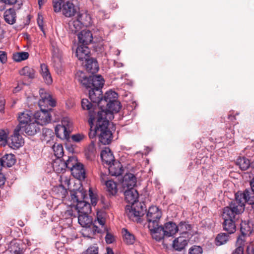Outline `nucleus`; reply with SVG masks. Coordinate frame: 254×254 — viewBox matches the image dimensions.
<instances>
[{
    "instance_id": "obj_37",
    "label": "nucleus",
    "mask_w": 254,
    "mask_h": 254,
    "mask_svg": "<svg viewBox=\"0 0 254 254\" xmlns=\"http://www.w3.org/2000/svg\"><path fill=\"white\" fill-rule=\"evenodd\" d=\"M124 241L127 245L134 244L135 239L134 236L130 233L127 229L123 228L122 231Z\"/></svg>"
},
{
    "instance_id": "obj_31",
    "label": "nucleus",
    "mask_w": 254,
    "mask_h": 254,
    "mask_svg": "<svg viewBox=\"0 0 254 254\" xmlns=\"http://www.w3.org/2000/svg\"><path fill=\"white\" fill-rule=\"evenodd\" d=\"M78 20H79L83 26L87 27L92 23V19L90 15L86 12H81L77 15Z\"/></svg>"
},
{
    "instance_id": "obj_47",
    "label": "nucleus",
    "mask_w": 254,
    "mask_h": 254,
    "mask_svg": "<svg viewBox=\"0 0 254 254\" xmlns=\"http://www.w3.org/2000/svg\"><path fill=\"white\" fill-rule=\"evenodd\" d=\"M65 168H68L71 170L78 163L76 158L73 156L68 157L66 160L63 159Z\"/></svg>"
},
{
    "instance_id": "obj_45",
    "label": "nucleus",
    "mask_w": 254,
    "mask_h": 254,
    "mask_svg": "<svg viewBox=\"0 0 254 254\" xmlns=\"http://www.w3.org/2000/svg\"><path fill=\"white\" fill-rule=\"evenodd\" d=\"M229 235L225 233L219 234L215 238V244L221 246L226 244L229 240Z\"/></svg>"
},
{
    "instance_id": "obj_44",
    "label": "nucleus",
    "mask_w": 254,
    "mask_h": 254,
    "mask_svg": "<svg viewBox=\"0 0 254 254\" xmlns=\"http://www.w3.org/2000/svg\"><path fill=\"white\" fill-rule=\"evenodd\" d=\"M42 136L43 141L49 142L54 138V133L52 129L45 128L43 129Z\"/></svg>"
},
{
    "instance_id": "obj_64",
    "label": "nucleus",
    "mask_w": 254,
    "mask_h": 254,
    "mask_svg": "<svg viewBox=\"0 0 254 254\" xmlns=\"http://www.w3.org/2000/svg\"><path fill=\"white\" fill-rule=\"evenodd\" d=\"M247 254H254V248L253 246L251 244L247 246Z\"/></svg>"
},
{
    "instance_id": "obj_62",
    "label": "nucleus",
    "mask_w": 254,
    "mask_h": 254,
    "mask_svg": "<svg viewBox=\"0 0 254 254\" xmlns=\"http://www.w3.org/2000/svg\"><path fill=\"white\" fill-rule=\"evenodd\" d=\"M105 240L107 244H112L115 241V238L111 234L107 232L105 237Z\"/></svg>"
},
{
    "instance_id": "obj_63",
    "label": "nucleus",
    "mask_w": 254,
    "mask_h": 254,
    "mask_svg": "<svg viewBox=\"0 0 254 254\" xmlns=\"http://www.w3.org/2000/svg\"><path fill=\"white\" fill-rule=\"evenodd\" d=\"M105 223V219L102 217H100L98 215L97 219L95 221V224H97V223L101 225L102 227H103L104 226Z\"/></svg>"
},
{
    "instance_id": "obj_53",
    "label": "nucleus",
    "mask_w": 254,
    "mask_h": 254,
    "mask_svg": "<svg viewBox=\"0 0 254 254\" xmlns=\"http://www.w3.org/2000/svg\"><path fill=\"white\" fill-rule=\"evenodd\" d=\"M250 236H245V235L240 234L237 238L236 241V246L238 247H241L244 248L245 244L248 240Z\"/></svg>"
},
{
    "instance_id": "obj_54",
    "label": "nucleus",
    "mask_w": 254,
    "mask_h": 254,
    "mask_svg": "<svg viewBox=\"0 0 254 254\" xmlns=\"http://www.w3.org/2000/svg\"><path fill=\"white\" fill-rule=\"evenodd\" d=\"M65 2L63 0H53V6L55 12H59L62 11L63 5Z\"/></svg>"
},
{
    "instance_id": "obj_6",
    "label": "nucleus",
    "mask_w": 254,
    "mask_h": 254,
    "mask_svg": "<svg viewBox=\"0 0 254 254\" xmlns=\"http://www.w3.org/2000/svg\"><path fill=\"white\" fill-rule=\"evenodd\" d=\"M244 207L240 206L236 200L232 202L229 206L224 208L222 214L223 219H236V216L242 213Z\"/></svg>"
},
{
    "instance_id": "obj_15",
    "label": "nucleus",
    "mask_w": 254,
    "mask_h": 254,
    "mask_svg": "<svg viewBox=\"0 0 254 254\" xmlns=\"http://www.w3.org/2000/svg\"><path fill=\"white\" fill-rule=\"evenodd\" d=\"M100 156L103 163L107 165H109L116 161L112 152L109 147H105L102 150Z\"/></svg>"
},
{
    "instance_id": "obj_22",
    "label": "nucleus",
    "mask_w": 254,
    "mask_h": 254,
    "mask_svg": "<svg viewBox=\"0 0 254 254\" xmlns=\"http://www.w3.org/2000/svg\"><path fill=\"white\" fill-rule=\"evenodd\" d=\"M108 166V171L112 176H119L123 173V166L121 163L115 161Z\"/></svg>"
},
{
    "instance_id": "obj_1",
    "label": "nucleus",
    "mask_w": 254,
    "mask_h": 254,
    "mask_svg": "<svg viewBox=\"0 0 254 254\" xmlns=\"http://www.w3.org/2000/svg\"><path fill=\"white\" fill-rule=\"evenodd\" d=\"M123 190L124 191L126 200L132 205L131 206H127L126 211L127 215L132 221L137 222H140V217L144 214L145 210L140 203L134 204V203L138 201V193L137 191L134 188Z\"/></svg>"
},
{
    "instance_id": "obj_36",
    "label": "nucleus",
    "mask_w": 254,
    "mask_h": 254,
    "mask_svg": "<svg viewBox=\"0 0 254 254\" xmlns=\"http://www.w3.org/2000/svg\"><path fill=\"white\" fill-rule=\"evenodd\" d=\"M223 228L229 234H232L236 231V225L235 220L233 219H224Z\"/></svg>"
},
{
    "instance_id": "obj_51",
    "label": "nucleus",
    "mask_w": 254,
    "mask_h": 254,
    "mask_svg": "<svg viewBox=\"0 0 254 254\" xmlns=\"http://www.w3.org/2000/svg\"><path fill=\"white\" fill-rule=\"evenodd\" d=\"M52 148L55 155L58 158V159L63 157L64 149L61 144L55 143L53 145Z\"/></svg>"
},
{
    "instance_id": "obj_16",
    "label": "nucleus",
    "mask_w": 254,
    "mask_h": 254,
    "mask_svg": "<svg viewBox=\"0 0 254 254\" xmlns=\"http://www.w3.org/2000/svg\"><path fill=\"white\" fill-rule=\"evenodd\" d=\"M148 228L152 238L157 241H161L165 236L163 227L159 226V224H157V226L156 225H153L152 228L148 227Z\"/></svg>"
},
{
    "instance_id": "obj_3",
    "label": "nucleus",
    "mask_w": 254,
    "mask_h": 254,
    "mask_svg": "<svg viewBox=\"0 0 254 254\" xmlns=\"http://www.w3.org/2000/svg\"><path fill=\"white\" fill-rule=\"evenodd\" d=\"M251 188L246 189L243 192L238 191L235 194V200L242 207L248 203L254 204V178L250 183Z\"/></svg>"
},
{
    "instance_id": "obj_34",
    "label": "nucleus",
    "mask_w": 254,
    "mask_h": 254,
    "mask_svg": "<svg viewBox=\"0 0 254 254\" xmlns=\"http://www.w3.org/2000/svg\"><path fill=\"white\" fill-rule=\"evenodd\" d=\"M1 161L3 167H10L13 165L16 161L15 156L12 154H6L1 158Z\"/></svg>"
},
{
    "instance_id": "obj_14",
    "label": "nucleus",
    "mask_w": 254,
    "mask_h": 254,
    "mask_svg": "<svg viewBox=\"0 0 254 254\" xmlns=\"http://www.w3.org/2000/svg\"><path fill=\"white\" fill-rule=\"evenodd\" d=\"M52 62L54 67L61 69L62 66V51L58 48L53 46L52 48Z\"/></svg>"
},
{
    "instance_id": "obj_33",
    "label": "nucleus",
    "mask_w": 254,
    "mask_h": 254,
    "mask_svg": "<svg viewBox=\"0 0 254 254\" xmlns=\"http://www.w3.org/2000/svg\"><path fill=\"white\" fill-rule=\"evenodd\" d=\"M55 131L57 136L62 139L66 138L69 135L70 132V131L65 127L60 124L56 126Z\"/></svg>"
},
{
    "instance_id": "obj_39",
    "label": "nucleus",
    "mask_w": 254,
    "mask_h": 254,
    "mask_svg": "<svg viewBox=\"0 0 254 254\" xmlns=\"http://www.w3.org/2000/svg\"><path fill=\"white\" fill-rule=\"evenodd\" d=\"M85 155L88 159H91L95 157L96 149L95 144L94 141H92L88 145L85 149Z\"/></svg>"
},
{
    "instance_id": "obj_59",
    "label": "nucleus",
    "mask_w": 254,
    "mask_h": 254,
    "mask_svg": "<svg viewBox=\"0 0 254 254\" xmlns=\"http://www.w3.org/2000/svg\"><path fill=\"white\" fill-rule=\"evenodd\" d=\"M85 137V135L83 134L77 133L73 134L71 136V139L75 142H80L83 140Z\"/></svg>"
},
{
    "instance_id": "obj_58",
    "label": "nucleus",
    "mask_w": 254,
    "mask_h": 254,
    "mask_svg": "<svg viewBox=\"0 0 254 254\" xmlns=\"http://www.w3.org/2000/svg\"><path fill=\"white\" fill-rule=\"evenodd\" d=\"M98 248L95 246L89 247L84 252V254H98Z\"/></svg>"
},
{
    "instance_id": "obj_19",
    "label": "nucleus",
    "mask_w": 254,
    "mask_h": 254,
    "mask_svg": "<svg viewBox=\"0 0 254 254\" xmlns=\"http://www.w3.org/2000/svg\"><path fill=\"white\" fill-rule=\"evenodd\" d=\"M102 89H91L89 90V97L93 103L97 104L98 106L100 108V102L102 100Z\"/></svg>"
},
{
    "instance_id": "obj_21",
    "label": "nucleus",
    "mask_w": 254,
    "mask_h": 254,
    "mask_svg": "<svg viewBox=\"0 0 254 254\" xmlns=\"http://www.w3.org/2000/svg\"><path fill=\"white\" fill-rule=\"evenodd\" d=\"M89 49L86 46L81 45L77 48L76 56L80 61H86L89 58Z\"/></svg>"
},
{
    "instance_id": "obj_55",
    "label": "nucleus",
    "mask_w": 254,
    "mask_h": 254,
    "mask_svg": "<svg viewBox=\"0 0 254 254\" xmlns=\"http://www.w3.org/2000/svg\"><path fill=\"white\" fill-rule=\"evenodd\" d=\"M72 122L70 119L68 117H64L63 118L61 124V126L65 127L67 129L70 131V129L72 127Z\"/></svg>"
},
{
    "instance_id": "obj_23",
    "label": "nucleus",
    "mask_w": 254,
    "mask_h": 254,
    "mask_svg": "<svg viewBox=\"0 0 254 254\" xmlns=\"http://www.w3.org/2000/svg\"><path fill=\"white\" fill-rule=\"evenodd\" d=\"M117 100H118V94L116 92L112 90L107 91L100 102V108H104V106L107 105V103H111Z\"/></svg>"
},
{
    "instance_id": "obj_5",
    "label": "nucleus",
    "mask_w": 254,
    "mask_h": 254,
    "mask_svg": "<svg viewBox=\"0 0 254 254\" xmlns=\"http://www.w3.org/2000/svg\"><path fill=\"white\" fill-rule=\"evenodd\" d=\"M79 80L87 88L102 89L104 84V80L100 75H91L88 77L84 76Z\"/></svg>"
},
{
    "instance_id": "obj_61",
    "label": "nucleus",
    "mask_w": 254,
    "mask_h": 254,
    "mask_svg": "<svg viewBox=\"0 0 254 254\" xmlns=\"http://www.w3.org/2000/svg\"><path fill=\"white\" fill-rule=\"evenodd\" d=\"M7 54L4 51H0V62L2 64H5L7 62Z\"/></svg>"
},
{
    "instance_id": "obj_29",
    "label": "nucleus",
    "mask_w": 254,
    "mask_h": 254,
    "mask_svg": "<svg viewBox=\"0 0 254 254\" xmlns=\"http://www.w3.org/2000/svg\"><path fill=\"white\" fill-rule=\"evenodd\" d=\"M3 16L5 22L9 24H13L16 21V12L13 8L7 9L4 12Z\"/></svg>"
},
{
    "instance_id": "obj_9",
    "label": "nucleus",
    "mask_w": 254,
    "mask_h": 254,
    "mask_svg": "<svg viewBox=\"0 0 254 254\" xmlns=\"http://www.w3.org/2000/svg\"><path fill=\"white\" fill-rule=\"evenodd\" d=\"M162 216V211L156 206H150L146 214L147 220L148 223V227H153V225L158 224L159 221Z\"/></svg>"
},
{
    "instance_id": "obj_24",
    "label": "nucleus",
    "mask_w": 254,
    "mask_h": 254,
    "mask_svg": "<svg viewBox=\"0 0 254 254\" xmlns=\"http://www.w3.org/2000/svg\"><path fill=\"white\" fill-rule=\"evenodd\" d=\"M40 130L39 125L35 122L23 126L21 132H25L28 135H34Z\"/></svg>"
},
{
    "instance_id": "obj_57",
    "label": "nucleus",
    "mask_w": 254,
    "mask_h": 254,
    "mask_svg": "<svg viewBox=\"0 0 254 254\" xmlns=\"http://www.w3.org/2000/svg\"><path fill=\"white\" fill-rule=\"evenodd\" d=\"M89 196L92 205L95 206L97 204V198L96 195L93 192L91 188H90L89 190Z\"/></svg>"
},
{
    "instance_id": "obj_27",
    "label": "nucleus",
    "mask_w": 254,
    "mask_h": 254,
    "mask_svg": "<svg viewBox=\"0 0 254 254\" xmlns=\"http://www.w3.org/2000/svg\"><path fill=\"white\" fill-rule=\"evenodd\" d=\"M188 241L183 236L175 239L173 243V248L178 251L183 250L188 245Z\"/></svg>"
},
{
    "instance_id": "obj_40",
    "label": "nucleus",
    "mask_w": 254,
    "mask_h": 254,
    "mask_svg": "<svg viewBox=\"0 0 254 254\" xmlns=\"http://www.w3.org/2000/svg\"><path fill=\"white\" fill-rule=\"evenodd\" d=\"M106 187L107 191L109 194L112 195H115L117 192V184L112 180H108L106 181L105 184Z\"/></svg>"
},
{
    "instance_id": "obj_56",
    "label": "nucleus",
    "mask_w": 254,
    "mask_h": 254,
    "mask_svg": "<svg viewBox=\"0 0 254 254\" xmlns=\"http://www.w3.org/2000/svg\"><path fill=\"white\" fill-rule=\"evenodd\" d=\"M202 249L198 246H193L190 249L189 254H202Z\"/></svg>"
},
{
    "instance_id": "obj_4",
    "label": "nucleus",
    "mask_w": 254,
    "mask_h": 254,
    "mask_svg": "<svg viewBox=\"0 0 254 254\" xmlns=\"http://www.w3.org/2000/svg\"><path fill=\"white\" fill-rule=\"evenodd\" d=\"M100 109L101 110L98 112L97 115L104 120L111 121L114 119L113 113L119 112L121 109V105L120 102L117 100L111 103H107L104 108Z\"/></svg>"
},
{
    "instance_id": "obj_41",
    "label": "nucleus",
    "mask_w": 254,
    "mask_h": 254,
    "mask_svg": "<svg viewBox=\"0 0 254 254\" xmlns=\"http://www.w3.org/2000/svg\"><path fill=\"white\" fill-rule=\"evenodd\" d=\"M19 74L29 77V78H34L35 77V70L28 66H24L20 71Z\"/></svg>"
},
{
    "instance_id": "obj_20",
    "label": "nucleus",
    "mask_w": 254,
    "mask_h": 254,
    "mask_svg": "<svg viewBox=\"0 0 254 254\" xmlns=\"http://www.w3.org/2000/svg\"><path fill=\"white\" fill-rule=\"evenodd\" d=\"M77 12L75 5L70 1H66L63 5L62 13L67 17L74 16Z\"/></svg>"
},
{
    "instance_id": "obj_8",
    "label": "nucleus",
    "mask_w": 254,
    "mask_h": 254,
    "mask_svg": "<svg viewBox=\"0 0 254 254\" xmlns=\"http://www.w3.org/2000/svg\"><path fill=\"white\" fill-rule=\"evenodd\" d=\"M109 121L102 119L101 131L98 136L99 141L103 144H108L111 142L113 138L112 133L108 128Z\"/></svg>"
},
{
    "instance_id": "obj_7",
    "label": "nucleus",
    "mask_w": 254,
    "mask_h": 254,
    "mask_svg": "<svg viewBox=\"0 0 254 254\" xmlns=\"http://www.w3.org/2000/svg\"><path fill=\"white\" fill-rule=\"evenodd\" d=\"M40 98L38 104L40 109L52 110V108L56 106V101L54 100L50 94L45 89L41 88L39 90Z\"/></svg>"
},
{
    "instance_id": "obj_10",
    "label": "nucleus",
    "mask_w": 254,
    "mask_h": 254,
    "mask_svg": "<svg viewBox=\"0 0 254 254\" xmlns=\"http://www.w3.org/2000/svg\"><path fill=\"white\" fill-rule=\"evenodd\" d=\"M101 117H100L97 115L96 125L94 127V123L95 122V118L94 117L93 115L90 113V118L88 120V123L90 127V129L88 133V135L90 138H93L96 135L99 136L100 131H101V123L102 121Z\"/></svg>"
},
{
    "instance_id": "obj_12",
    "label": "nucleus",
    "mask_w": 254,
    "mask_h": 254,
    "mask_svg": "<svg viewBox=\"0 0 254 254\" xmlns=\"http://www.w3.org/2000/svg\"><path fill=\"white\" fill-rule=\"evenodd\" d=\"M21 130L20 126H17L14 129L13 135L11 136L8 141L11 148H18L24 143L23 140L19 134Z\"/></svg>"
},
{
    "instance_id": "obj_2",
    "label": "nucleus",
    "mask_w": 254,
    "mask_h": 254,
    "mask_svg": "<svg viewBox=\"0 0 254 254\" xmlns=\"http://www.w3.org/2000/svg\"><path fill=\"white\" fill-rule=\"evenodd\" d=\"M86 195L83 189L72 191L70 193L71 201L76 203L75 208L78 214H89L91 211L90 204L84 200Z\"/></svg>"
},
{
    "instance_id": "obj_26",
    "label": "nucleus",
    "mask_w": 254,
    "mask_h": 254,
    "mask_svg": "<svg viewBox=\"0 0 254 254\" xmlns=\"http://www.w3.org/2000/svg\"><path fill=\"white\" fill-rule=\"evenodd\" d=\"M163 228L165 236L167 237L172 236L178 232L177 226L172 222L166 223Z\"/></svg>"
},
{
    "instance_id": "obj_17",
    "label": "nucleus",
    "mask_w": 254,
    "mask_h": 254,
    "mask_svg": "<svg viewBox=\"0 0 254 254\" xmlns=\"http://www.w3.org/2000/svg\"><path fill=\"white\" fill-rule=\"evenodd\" d=\"M79 42L82 45L86 46L91 43L93 39L92 34L88 30H82L78 34Z\"/></svg>"
},
{
    "instance_id": "obj_46",
    "label": "nucleus",
    "mask_w": 254,
    "mask_h": 254,
    "mask_svg": "<svg viewBox=\"0 0 254 254\" xmlns=\"http://www.w3.org/2000/svg\"><path fill=\"white\" fill-rule=\"evenodd\" d=\"M253 229L246 221H242L241 224V234L245 236H250Z\"/></svg>"
},
{
    "instance_id": "obj_43",
    "label": "nucleus",
    "mask_w": 254,
    "mask_h": 254,
    "mask_svg": "<svg viewBox=\"0 0 254 254\" xmlns=\"http://www.w3.org/2000/svg\"><path fill=\"white\" fill-rule=\"evenodd\" d=\"M236 164L242 170H246L250 166V160L244 157H239L237 160Z\"/></svg>"
},
{
    "instance_id": "obj_30",
    "label": "nucleus",
    "mask_w": 254,
    "mask_h": 254,
    "mask_svg": "<svg viewBox=\"0 0 254 254\" xmlns=\"http://www.w3.org/2000/svg\"><path fill=\"white\" fill-rule=\"evenodd\" d=\"M31 113L27 111L19 114L18 118L19 124L17 126H20L22 129L23 126L28 124L31 121Z\"/></svg>"
},
{
    "instance_id": "obj_32",
    "label": "nucleus",
    "mask_w": 254,
    "mask_h": 254,
    "mask_svg": "<svg viewBox=\"0 0 254 254\" xmlns=\"http://www.w3.org/2000/svg\"><path fill=\"white\" fill-rule=\"evenodd\" d=\"M89 214H78V221L79 224L83 227H89L92 224L91 218Z\"/></svg>"
},
{
    "instance_id": "obj_52",
    "label": "nucleus",
    "mask_w": 254,
    "mask_h": 254,
    "mask_svg": "<svg viewBox=\"0 0 254 254\" xmlns=\"http://www.w3.org/2000/svg\"><path fill=\"white\" fill-rule=\"evenodd\" d=\"M54 191L56 192L58 196L62 198H64L67 194V191L63 185H60L54 188Z\"/></svg>"
},
{
    "instance_id": "obj_25",
    "label": "nucleus",
    "mask_w": 254,
    "mask_h": 254,
    "mask_svg": "<svg viewBox=\"0 0 254 254\" xmlns=\"http://www.w3.org/2000/svg\"><path fill=\"white\" fill-rule=\"evenodd\" d=\"M70 171L75 178L79 180H84L85 178V171L82 164L78 163Z\"/></svg>"
},
{
    "instance_id": "obj_11",
    "label": "nucleus",
    "mask_w": 254,
    "mask_h": 254,
    "mask_svg": "<svg viewBox=\"0 0 254 254\" xmlns=\"http://www.w3.org/2000/svg\"><path fill=\"white\" fill-rule=\"evenodd\" d=\"M50 111L40 109L34 114L35 122L38 125L44 126L49 123L51 121V116Z\"/></svg>"
},
{
    "instance_id": "obj_28",
    "label": "nucleus",
    "mask_w": 254,
    "mask_h": 254,
    "mask_svg": "<svg viewBox=\"0 0 254 254\" xmlns=\"http://www.w3.org/2000/svg\"><path fill=\"white\" fill-rule=\"evenodd\" d=\"M86 69L89 72L94 73L99 70V66L97 61L93 58L88 59L85 61Z\"/></svg>"
},
{
    "instance_id": "obj_50",
    "label": "nucleus",
    "mask_w": 254,
    "mask_h": 254,
    "mask_svg": "<svg viewBox=\"0 0 254 254\" xmlns=\"http://www.w3.org/2000/svg\"><path fill=\"white\" fill-rule=\"evenodd\" d=\"M177 229H178V231L180 232V234H186L191 230V227L190 224L186 222H182L177 226Z\"/></svg>"
},
{
    "instance_id": "obj_49",
    "label": "nucleus",
    "mask_w": 254,
    "mask_h": 254,
    "mask_svg": "<svg viewBox=\"0 0 254 254\" xmlns=\"http://www.w3.org/2000/svg\"><path fill=\"white\" fill-rule=\"evenodd\" d=\"M81 106L84 110H87L89 111V115L90 117V113L93 115L94 117L95 118V113L92 112L93 105L86 99H83L81 101Z\"/></svg>"
},
{
    "instance_id": "obj_35",
    "label": "nucleus",
    "mask_w": 254,
    "mask_h": 254,
    "mask_svg": "<svg viewBox=\"0 0 254 254\" xmlns=\"http://www.w3.org/2000/svg\"><path fill=\"white\" fill-rule=\"evenodd\" d=\"M8 251L11 254H24L22 249L19 247V244L16 240L10 242L8 247Z\"/></svg>"
},
{
    "instance_id": "obj_60",
    "label": "nucleus",
    "mask_w": 254,
    "mask_h": 254,
    "mask_svg": "<svg viewBox=\"0 0 254 254\" xmlns=\"http://www.w3.org/2000/svg\"><path fill=\"white\" fill-rule=\"evenodd\" d=\"M8 136L7 133L3 129L0 130V141L6 142Z\"/></svg>"
},
{
    "instance_id": "obj_42",
    "label": "nucleus",
    "mask_w": 254,
    "mask_h": 254,
    "mask_svg": "<svg viewBox=\"0 0 254 254\" xmlns=\"http://www.w3.org/2000/svg\"><path fill=\"white\" fill-rule=\"evenodd\" d=\"M54 170L57 173H60L65 170V166L64 161H63L60 158L55 160L52 164Z\"/></svg>"
},
{
    "instance_id": "obj_38",
    "label": "nucleus",
    "mask_w": 254,
    "mask_h": 254,
    "mask_svg": "<svg viewBox=\"0 0 254 254\" xmlns=\"http://www.w3.org/2000/svg\"><path fill=\"white\" fill-rule=\"evenodd\" d=\"M83 26L77 19L70 20L68 23L69 30L72 33H75L80 30Z\"/></svg>"
},
{
    "instance_id": "obj_48",
    "label": "nucleus",
    "mask_w": 254,
    "mask_h": 254,
    "mask_svg": "<svg viewBox=\"0 0 254 254\" xmlns=\"http://www.w3.org/2000/svg\"><path fill=\"white\" fill-rule=\"evenodd\" d=\"M29 54L26 52H17L13 54V59L14 61L19 62L27 59Z\"/></svg>"
},
{
    "instance_id": "obj_13",
    "label": "nucleus",
    "mask_w": 254,
    "mask_h": 254,
    "mask_svg": "<svg viewBox=\"0 0 254 254\" xmlns=\"http://www.w3.org/2000/svg\"><path fill=\"white\" fill-rule=\"evenodd\" d=\"M136 184V178L131 173L126 174L123 179L122 186L123 190L134 188Z\"/></svg>"
},
{
    "instance_id": "obj_18",
    "label": "nucleus",
    "mask_w": 254,
    "mask_h": 254,
    "mask_svg": "<svg viewBox=\"0 0 254 254\" xmlns=\"http://www.w3.org/2000/svg\"><path fill=\"white\" fill-rule=\"evenodd\" d=\"M40 73L43 78L44 82L46 84H52L53 83V78L49 71L48 66L47 64H41Z\"/></svg>"
}]
</instances>
